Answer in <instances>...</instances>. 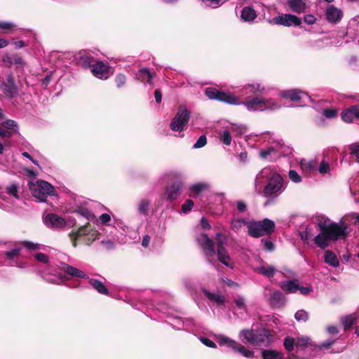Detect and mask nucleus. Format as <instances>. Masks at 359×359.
<instances>
[{
    "mask_svg": "<svg viewBox=\"0 0 359 359\" xmlns=\"http://www.w3.org/2000/svg\"><path fill=\"white\" fill-rule=\"evenodd\" d=\"M217 341L219 344V346H224L226 345L228 347L233 349L234 346L236 345L237 341L230 339L228 337H226L224 335H218L217 337Z\"/></svg>",
    "mask_w": 359,
    "mask_h": 359,
    "instance_id": "2f4dec72",
    "label": "nucleus"
},
{
    "mask_svg": "<svg viewBox=\"0 0 359 359\" xmlns=\"http://www.w3.org/2000/svg\"><path fill=\"white\" fill-rule=\"evenodd\" d=\"M198 244L202 247L208 261L211 263L212 258L214 257V243L205 233H201L197 238Z\"/></svg>",
    "mask_w": 359,
    "mask_h": 359,
    "instance_id": "ddd939ff",
    "label": "nucleus"
},
{
    "mask_svg": "<svg viewBox=\"0 0 359 359\" xmlns=\"http://www.w3.org/2000/svg\"><path fill=\"white\" fill-rule=\"evenodd\" d=\"M63 271L67 275H69L72 277H77V278H84V279L88 278V275L85 272H83V271H81L74 266H70V265L66 264L63 268Z\"/></svg>",
    "mask_w": 359,
    "mask_h": 359,
    "instance_id": "aec40b11",
    "label": "nucleus"
},
{
    "mask_svg": "<svg viewBox=\"0 0 359 359\" xmlns=\"http://www.w3.org/2000/svg\"><path fill=\"white\" fill-rule=\"evenodd\" d=\"M304 22L308 25H313L316 21V18L313 15H306L304 18Z\"/></svg>",
    "mask_w": 359,
    "mask_h": 359,
    "instance_id": "338daca9",
    "label": "nucleus"
},
{
    "mask_svg": "<svg viewBox=\"0 0 359 359\" xmlns=\"http://www.w3.org/2000/svg\"><path fill=\"white\" fill-rule=\"evenodd\" d=\"M34 258L39 262L47 264L49 262V257L43 253H36L34 255Z\"/></svg>",
    "mask_w": 359,
    "mask_h": 359,
    "instance_id": "864d4df0",
    "label": "nucleus"
},
{
    "mask_svg": "<svg viewBox=\"0 0 359 359\" xmlns=\"http://www.w3.org/2000/svg\"><path fill=\"white\" fill-rule=\"evenodd\" d=\"M355 316L354 315H349L341 318V323L344 329H349L355 322Z\"/></svg>",
    "mask_w": 359,
    "mask_h": 359,
    "instance_id": "79ce46f5",
    "label": "nucleus"
},
{
    "mask_svg": "<svg viewBox=\"0 0 359 359\" xmlns=\"http://www.w3.org/2000/svg\"><path fill=\"white\" fill-rule=\"evenodd\" d=\"M2 127L9 132L11 136L18 133V126L17 123L13 120H7L2 123Z\"/></svg>",
    "mask_w": 359,
    "mask_h": 359,
    "instance_id": "473e14b6",
    "label": "nucleus"
},
{
    "mask_svg": "<svg viewBox=\"0 0 359 359\" xmlns=\"http://www.w3.org/2000/svg\"><path fill=\"white\" fill-rule=\"evenodd\" d=\"M330 171V164L325 161H321V163H320V165L318 167V172L322 175H325V174H329Z\"/></svg>",
    "mask_w": 359,
    "mask_h": 359,
    "instance_id": "de8ad7c7",
    "label": "nucleus"
},
{
    "mask_svg": "<svg viewBox=\"0 0 359 359\" xmlns=\"http://www.w3.org/2000/svg\"><path fill=\"white\" fill-rule=\"evenodd\" d=\"M299 236L301 239L307 244L309 243V241L314 240V232L311 226H307L305 230L300 232Z\"/></svg>",
    "mask_w": 359,
    "mask_h": 359,
    "instance_id": "7c9ffc66",
    "label": "nucleus"
},
{
    "mask_svg": "<svg viewBox=\"0 0 359 359\" xmlns=\"http://www.w3.org/2000/svg\"><path fill=\"white\" fill-rule=\"evenodd\" d=\"M90 70L95 76L100 79H107L113 74L111 68L108 64L102 61H97L94 65H92Z\"/></svg>",
    "mask_w": 359,
    "mask_h": 359,
    "instance_id": "9d476101",
    "label": "nucleus"
},
{
    "mask_svg": "<svg viewBox=\"0 0 359 359\" xmlns=\"http://www.w3.org/2000/svg\"><path fill=\"white\" fill-rule=\"evenodd\" d=\"M28 186L32 195L41 202L46 201L49 196L55 195V188L46 181H32L29 182Z\"/></svg>",
    "mask_w": 359,
    "mask_h": 359,
    "instance_id": "20e7f679",
    "label": "nucleus"
},
{
    "mask_svg": "<svg viewBox=\"0 0 359 359\" xmlns=\"http://www.w3.org/2000/svg\"><path fill=\"white\" fill-rule=\"evenodd\" d=\"M257 333L253 330H243L239 333V338L243 343H248L251 345L255 344H257V340H255Z\"/></svg>",
    "mask_w": 359,
    "mask_h": 359,
    "instance_id": "a211bd4d",
    "label": "nucleus"
},
{
    "mask_svg": "<svg viewBox=\"0 0 359 359\" xmlns=\"http://www.w3.org/2000/svg\"><path fill=\"white\" fill-rule=\"evenodd\" d=\"M150 201L147 199H142L137 205V211L140 214L147 215L149 212Z\"/></svg>",
    "mask_w": 359,
    "mask_h": 359,
    "instance_id": "c9c22d12",
    "label": "nucleus"
},
{
    "mask_svg": "<svg viewBox=\"0 0 359 359\" xmlns=\"http://www.w3.org/2000/svg\"><path fill=\"white\" fill-rule=\"evenodd\" d=\"M257 335L255 340L258 341L257 344L254 346H268L272 341V336L268 330H262L259 332H256Z\"/></svg>",
    "mask_w": 359,
    "mask_h": 359,
    "instance_id": "2eb2a0df",
    "label": "nucleus"
},
{
    "mask_svg": "<svg viewBox=\"0 0 359 359\" xmlns=\"http://www.w3.org/2000/svg\"><path fill=\"white\" fill-rule=\"evenodd\" d=\"M288 5L292 11L296 13H303L306 9L305 0H290Z\"/></svg>",
    "mask_w": 359,
    "mask_h": 359,
    "instance_id": "4be33fe9",
    "label": "nucleus"
},
{
    "mask_svg": "<svg viewBox=\"0 0 359 359\" xmlns=\"http://www.w3.org/2000/svg\"><path fill=\"white\" fill-rule=\"evenodd\" d=\"M341 118L344 121L351 123L355 118V107H353L341 113Z\"/></svg>",
    "mask_w": 359,
    "mask_h": 359,
    "instance_id": "72a5a7b5",
    "label": "nucleus"
},
{
    "mask_svg": "<svg viewBox=\"0 0 359 359\" xmlns=\"http://www.w3.org/2000/svg\"><path fill=\"white\" fill-rule=\"evenodd\" d=\"M236 307L239 309L245 310V299L242 297H238L234 301Z\"/></svg>",
    "mask_w": 359,
    "mask_h": 359,
    "instance_id": "bf43d9fd",
    "label": "nucleus"
},
{
    "mask_svg": "<svg viewBox=\"0 0 359 359\" xmlns=\"http://www.w3.org/2000/svg\"><path fill=\"white\" fill-rule=\"evenodd\" d=\"M256 271L269 278L272 277L276 272L275 268L271 265H263L258 267Z\"/></svg>",
    "mask_w": 359,
    "mask_h": 359,
    "instance_id": "c756f323",
    "label": "nucleus"
},
{
    "mask_svg": "<svg viewBox=\"0 0 359 359\" xmlns=\"http://www.w3.org/2000/svg\"><path fill=\"white\" fill-rule=\"evenodd\" d=\"M4 92L10 97H13L16 96L18 93V88L15 84H4Z\"/></svg>",
    "mask_w": 359,
    "mask_h": 359,
    "instance_id": "e433bc0d",
    "label": "nucleus"
},
{
    "mask_svg": "<svg viewBox=\"0 0 359 359\" xmlns=\"http://www.w3.org/2000/svg\"><path fill=\"white\" fill-rule=\"evenodd\" d=\"M203 292L208 299L217 304V305H222L225 302L224 297L219 293H212L206 290H204Z\"/></svg>",
    "mask_w": 359,
    "mask_h": 359,
    "instance_id": "393cba45",
    "label": "nucleus"
},
{
    "mask_svg": "<svg viewBox=\"0 0 359 359\" xmlns=\"http://www.w3.org/2000/svg\"><path fill=\"white\" fill-rule=\"evenodd\" d=\"M289 177L290 179L295 182V183H298V182H300L301 180H302V178L301 177L298 175V173L294 171V170H290L289 172Z\"/></svg>",
    "mask_w": 359,
    "mask_h": 359,
    "instance_id": "052dcab7",
    "label": "nucleus"
},
{
    "mask_svg": "<svg viewBox=\"0 0 359 359\" xmlns=\"http://www.w3.org/2000/svg\"><path fill=\"white\" fill-rule=\"evenodd\" d=\"M245 224V222L243 219H233L231 222V228L234 231H238Z\"/></svg>",
    "mask_w": 359,
    "mask_h": 359,
    "instance_id": "603ef678",
    "label": "nucleus"
},
{
    "mask_svg": "<svg viewBox=\"0 0 359 359\" xmlns=\"http://www.w3.org/2000/svg\"><path fill=\"white\" fill-rule=\"evenodd\" d=\"M116 83L118 88L122 87L126 83V76L123 74H118L116 77Z\"/></svg>",
    "mask_w": 359,
    "mask_h": 359,
    "instance_id": "e2e57ef3",
    "label": "nucleus"
},
{
    "mask_svg": "<svg viewBox=\"0 0 359 359\" xmlns=\"http://www.w3.org/2000/svg\"><path fill=\"white\" fill-rule=\"evenodd\" d=\"M15 27V24L9 22L0 21V29L4 34H9Z\"/></svg>",
    "mask_w": 359,
    "mask_h": 359,
    "instance_id": "a18cd8bd",
    "label": "nucleus"
},
{
    "mask_svg": "<svg viewBox=\"0 0 359 359\" xmlns=\"http://www.w3.org/2000/svg\"><path fill=\"white\" fill-rule=\"evenodd\" d=\"M189 118L190 112L188 109L184 106H180L170 123L171 130L176 132H182L187 124Z\"/></svg>",
    "mask_w": 359,
    "mask_h": 359,
    "instance_id": "6e6552de",
    "label": "nucleus"
},
{
    "mask_svg": "<svg viewBox=\"0 0 359 359\" xmlns=\"http://www.w3.org/2000/svg\"><path fill=\"white\" fill-rule=\"evenodd\" d=\"M274 227V222L269 219L252 222L248 224L249 234L255 238L271 233L273 231Z\"/></svg>",
    "mask_w": 359,
    "mask_h": 359,
    "instance_id": "39448f33",
    "label": "nucleus"
},
{
    "mask_svg": "<svg viewBox=\"0 0 359 359\" xmlns=\"http://www.w3.org/2000/svg\"><path fill=\"white\" fill-rule=\"evenodd\" d=\"M205 93L210 100H216L233 105L241 104L240 98L231 93H224L213 88H207Z\"/></svg>",
    "mask_w": 359,
    "mask_h": 359,
    "instance_id": "0eeeda50",
    "label": "nucleus"
},
{
    "mask_svg": "<svg viewBox=\"0 0 359 359\" xmlns=\"http://www.w3.org/2000/svg\"><path fill=\"white\" fill-rule=\"evenodd\" d=\"M281 288L290 293H294L298 291L299 285H298V280H290V281H285L282 282L280 284Z\"/></svg>",
    "mask_w": 359,
    "mask_h": 359,
    "instance_id": "b1692460",
    "label": "nucleus"
},
{
    "mask_svg": "<svg viewBox=\"0 0 359 359\" xmlns=\"http://www.w3.org/2000/svg\"><path fill=\"white\" fill-rule=\"evenodd\" d=\"M280 96L283 99L290 100L291 101H299L302 100L304 96H306V95L299 90L291 89L282 90L280 93Z\"/></svg>",
    "mask_w": 359,
    "mask_h": 359,
    "instance_id": "4468645a",
    "label": "nucleus"
},
{
    "mask_svg": "<svg viewBox=\"0 0 359 359\" xmlns=\"http://www.w3.org/2000/svg\"><path fill=\"white\" fill-rule=\"evenodd\" d=\"M316 222L319 227L320 231L330 230L332 225H341V221L339 223L331 222L330 219L323 215H319L316 217Z\"/></svg>",
    "mask_w": 359,
    "mask_h": 359,
    "instance_id": "dca6fc26",
    "label": "nucleus"
},
{
    "mask_svg": "<svg viewBox=\"0 0 359 359\" xmlns=\"http://www.w3.org/2000/svg\"><path fill=\"white\" fill-rule=\"evenodd\" d=\"M100 221L102 224H106L111 220V216L107 213L102 214L100 216Z\"/></svg>",
    "mask_w": 359,
    "mask_h": 359,
    "instance_id": "774afa93",
    "label": "nucleus"
},
{
    "mask_svg": "<svg viewBox=\"0 0 359 359\" xmlns=\"http://www.w3.org/2000/svg\"><path fill=\"white\" fill-rule=\"evenodd\" d=\"M325 262L332 266L337 267L339 266V261L336 255L331 251H326L325 252Z\"/></svg>",
    "mask_w": 359,
    "mask_h": 359,
    "instance_id": "f704fd0d",
    "label": "nucleus"
},
{
    "mask_svg": "<svg viewBox=\"0 0 359 359\" xmlns=\"http://www.w3.org/2000/svg\"><path fill=\"white\" fill-rule=\"evenodd\" d=\"M271 24L290 27L292 25L299 26L302 23V20L296 15L291 14H285L278 15L269 20Z\"/></svg>",
    "mask_w": 359,
    "mask_h": 359,
    "instance_id": "9b49d317",
    "label": "nucleus"
},
{
    "mask_svg": "<svg viewBox=\"0 0 359 359\" xmlns=\"http://www.w3.org/2000/svg\"><path fill=\"white\" fill-rule=\"evenodd\" d=\"M241 17L243 20L249 22L253 20L257 17V14L253 8L248 6L242 10Z\"/></svg>",
    "mask_w": 359,
    "mask_h": 359,
    "instance_id": "a878e982",
    "label": "nucleus"
},
{
    "mask_svg": "<svg viewBox=\"0 0 359 359\" xmlns=\"http://www.w3.org/2000/svg\"><path fill=\"white\" fill-rule=\"evenodd\" d=\"M89 283L100 294H108V290L102 282L91 278L89 280Z\"/></svg>",
    "mask_w": 359,
    "mask_h": 359,
    "instance_id": "c85d7f7f",
    "label": "nucleus"
},
{
    "mask_svg": "<svg viewBox=\"0 0 359 359\" xmlns=\"http://www.w3.org/2000/svg\"><path fill=\"white\" fill-rule=\"evenodd\" d=\"M262 356L263 359H284L283 353L271 349L262 350Z\"/></svg>",
    "mask_w": 359,
    "mask_h": 359,
    "instance_id": "5701e85b",
    "label": "nucleus"
},
{
    "mask_svg": "<svg viewBox=\"0 0 359 359\" xmlns=\"http://www.w3.org/2000/svg\"><path fill=\"white\" fill-rule=\"evenodd\" d=\"M20 248L16 247L11 250L6 252L5 255L8 259H13L20 255Z\"/></svg>",
    "mask_w": 359,
    "mask_h": 359,
    "instance_id": "5fc2aeb1",
    "label": "nucleus"
},
{
    "mask_svg": "<svg viewBox=\"0 0 359 359\" xmlns=\"http://www.w3.org/2000/svg\"><path fill=\"white\" fill-rule=\"evenodd\" d=\"M193 206L194 202L191 200H187L182 206V210L184 213H187L192 209Z\"/></svg>",
    "mask_w": 359,
    "mask_h": 359,
    "instance_id": "4d7b16f0",
    "label": "nucleus"
},
{
    "mask_svg": "<svg viewBox=\"0 0 359 359\" xmlns=\"http://www.w3.org/2000/svg\"><path fill=\"white\" fill-rule=\"evenodd\" d=\"M284 346L288 351H292L294 349V346H295L297 353L308 348L314 351V345L312 344L311 339L306 336L297 337L295 339L287 337L284 340Z\"/></svg>",
    "mask_w": 359,
    "mask_h": 359,
    "instance_id": "423d86ee",
    "label": "nucleus"
},
{
    "mask_svg": "<svg viewBox=\"0 0 359 359\" xmlns=\"http://www.w3.org/2000/svg\"><path fill=\"white\" fill-rule=\"evenodd\" d=\"M342 11L334 6H330L326 11V18L328 21L336 23L339 22L342 18Z\"/></svg>",
    "mask_w": 359,
    "mask_h": 359,
    "instance_id": "f3484780",
    "label": "nucleus"
},
{
    "mask_svg": "<svg viewBox=\"0 0 359 359\" xmlns=\"http://www.w3.org/2000/svg\"><path fill=\"white\" fill-rule=\"evenodd\" d=\"M90 232V228L88 225L83 226L80 227L76 231H72L69 233V236L71 240L73 242V246L75 248L76 247V239L79 238L83 236H88Z\"/></svg>",
    "mask_w": 359,
    "mask_h": 359,
    "instance_id": "412c9836",
    "label": "nucleus"
},
{
    "mask_svg": "<svg viewBox=\"0 0 359 359\" xmlns=\"http://www.w3.org/2000/svg\"><path fill=\"white\" fill-rule=\"evenodd\" d=\"M19 189L20 187L18 185L16 184H11L7 187V193L10 196L18 199L20 198Z\"/></svg>",
    "mask_w": 359,
    "mask_h": 359,
    "instance_id": "a19ab883",
    "label": "nucleus"
},
{
    "mask_svg": "<svg viewBox=\"0 0 359 359\" xmlns=\"http://www.w3.org/2000/svg\"><path fill=\"white\" fill-rule=\"evenodd\" d=\"M207 143V139L205 135H201L194 145V148L198 149L204 147Z\"/></svg>",
    "mask_w": 359,
    "mask_h": 359,
    "instance_id": "6e6d98bb",
    "label": "nucleus"
},
{
    "mask_svg": "<svg viewBox=\"0 0 359 359\" xmlns=\"http://www.w3.org/2000/svg\"><path fill=\"white\" fill-rule=\"evenodd\" d=\"M43 221L46 226L55 229H63L67 225V222L63 217L54 213L45 215Z\"/></svg>",
    "mask_w": 359,
    "mask_h": 359,
    "instance_id": "f8f14e48",
    "label": "nucleus"
},
{
    "mask_svg": "<svg viewBox=\"0 0 359 359\" xmlns=\"http://www.w3.org/2000/svg\"><path fill=\"white\" fill-rule=\"evenodd\" d=\"M221 140L226 145H230L231 142V137L228 130H224L221 135Z\"/></svg>",
    "mask_w": 359,
    "mask_h": 359,
    "instance_id": "3c124183",
    "label": "nucleus"
},
{
    "mask_svg": "<svg viewBox=\"0 0 359 359\" xmlns=\"http://www.w3.org/2000/svg\"><path fill=\"white\" fill-rule=\"evenodd\" d=\"M248 111H257L265 110H276L280 107V105L271 98L264 97H248L245 102H241Z\"/></svg>",
    "mask_w": 359,
    "mask_h": 359,
    "instance_id": "7ed1b4c3",
    "label": "nucleus"
},
{
    "mask_svg": "<svg viewBox=\"0 0 359 359\" xmlns=\"http://www.w3.org/2000/svg\"><path fill=\"white\" fill-rule=\"evenodd\" d=\"M217 238L218 260L227 267L232 269L233 267V262L231 259L226 249L224 248V244L226 241V238L220 233H217Z\"/></svg>",
    "mask_w": 359,
    "mask_h": 359,
    "instance_id": "1a4fd4ad",
    "label": "nucleus"
},
{
    "mask_svg": "<svg viewBox=\"0 0 359 359\" xmlns=\"http://www.w3.org/2000/svg\"><path fill=\"white\" fill-rule=\"evenodd\" d=\"M203 2L206 3L207 6L216 8L218 7L221 4L222 0H202Z\"/></svg>",
    "mask_w": 359,
    "mask_h": 359,
    "instance_id": "69168bd1",
    "label": "nucleus"
},
{
    "mask_svg": "<svg viewBox=\"0 0 359 359\" xmlns=\"http://www.w3.org/2000/svg\"><path fill=\"white\" fill-rule=\"evenodd\" d=\"M334 341L332 340L326 341L323 342L320 346H314V350H316V349L321 350L322 348H329L334 344Z\"/></svg>",
    "mask_w": 359,
    "mask_h": 359,
    "instance_id": "0e129e2a",
    "label": "nucleus"
},
{
    "mask_svg": "<svg viewBox=\"0 0 359 359\" xmlns=\"http://www.w3.org/2000/svg\"><path fill=\"white\" fill-rule=\"evenodd\" d=\"M350 153L355 157L356 161H359V144L355 143L349 146Z\"/></svg>",
    "mask_w": 359,
    "mask_h": 359,
    "instance_id": "09e8293b",
    "label": "nucleus"
},
{
    "mask_svg": "<svg viewBox=\"0 0 359 359\" xmlns=\"http://www.w3.org/2000/svg\"><path fill=\"white\" fill-rule=\"evenodd\" d=\"M281 300H282V294L278 291L273 292V294H271V296L269 299L270 304L273 306H278L280 304Z\"/></svg>",
    "mask_w": 359,
    "mask_h": 359,
    "instance_id": "c03bdc74",
    "label": "nucleus"
},
{
    "mask_svg": "<svg viewBox=\"0 0 359 359\" xmlns=\"http://www.w3.org/2000/svg\"><path fill=\"white\" fill-rule=\"evenodd\" d=\"M21 245L30 252L41 250L43 248V246L39 243L30 241H22L21 242Z\"/></svg>",
    "mask_w": 359,
    "mask_h": 359,
    "instance_id": "58836bf2",
    "label": "nucleus"
},
{
    "mask_svg": "<svg viewBox=\"0 0 359 359\" xmlns=\"http://www.w3.org/2000/svg\"><path fill=\"white\" fill-rule=\"evenodd\" d=\"M264 180H269L264 189L266 196L280 194L284 190L282 177L271 168H264L257 174L255 179L256 187L261 185Z\"/></svg>",
    "mask_w": 359,
    "mask_h": 359,
    "instance_id": "f257e3e1",
    "label": "nucleus"
},
{
    "mask_svg": "<svg viewBox=\"0 0 359 359\" xmlns=\"http://www.w3.org/2000/svg\"><path fill=\"white\" fill-rule=\"evenodd\" d=\"M250 89V93L253 94L262 93L265 88L260 83L248 84L244 87V89Z\"/></svg>",
    "mask_w": 359,
    "mask_h": 359,
    "instance_id": "ea45409f",
    "label": "nucleus"
},
{
    "mask_svg": "<svg viewBox=\"0 0 359 359\" xmlns=\"http://www.w3.org/2000/svg\"><path fill=\"white\" fill-rule=\"evenodd\" d=\"M331 227L330 230L320 231L314 237L313 241L318 247L324 249L329 245L330 241H336L348 234V225L344 222H341V225H332Z\"/></svg>",
    "mask_w": 359,
    "mask_h": 359,
    "instance_id": "f03ea898",
    "label": "nucleus"
},
{
    "mask_svg": "<svg viewBox=\"0 0 359 359\" xmlns=\"http://www.w3.org/2000/svg\"><path fill=\"white\" fill-rule=\"evenodd\" d=\"M137 76L142 81L147 82L149 84L151 83L152 75L147 69H140Z\"/></svg>",
    "mask_w": 359,
    "mask_h": 359,
    "instance_id": "4c0bfd02",
    "label": "nucleus"
},
{
    "mask_svg": "<svg viewBox=\"0 0 359 359\" xmlns=\"http://www.w3.org/2000/svg\"><path fill=\"white\" fill-rule=\"evenodd\" d=\"M301 167L304 172H310L311 170H314L315 165L313 161L304 159L301 161Z\"/></svg>",
    "mask_w": 359,
    "mask_h": 359,
    "instance_id": "49530a36",
    "label": "nucleus"
},
{
    "mask_svg": "<svg viewBox=\"0 0 359 359\" xmlns=\"http://www.w3.org/2000/svg\"><path fill=\"white\" fill-rule=\"evenodd\" d=\"M294 316L298 321L305 322L308 319V313L304 310L297 311Z\"/></svg>",
    "mask_w": 359,
    "mask_h": 359,
    "instance_id": "8fccbe9b",
    "label": "nucleus"
},
{
    "mask_svg": "<svg viewBox=\"0 0 359 359\" xmlns=\"http://www.w3.org/2000/svg\"><path fill=\"white\" fill-rule=\"evenodd\" d=\"M76 212L88 220H93L95 218V215L90 210L85 208H79Z\"/></svg>",
    "mask_w": 359,
    "mask_h": 359,
    "instance_id": "37998d69",
    "label": "nucleus"
},
{
    "mask_svg": "<svg viewBox=\"0 0 359 359\" xmlns=\"http://www.w3.org/2000/svg\"><path fill=\"white\" fill-rule=\"evenodd\" d=\"M233 351L241 353L243 356L248 358H252L254 357V351L250 350L239 343H236V345L234 346Z\"/></svg>",
    "mask_w": 359,
    "mask_h": 359,
    "instance_id": "bb28decb",
    "label": "nucleus"
},
{
    "mask_svg": "<svg viewBox=\"0 0 359 359\" xmlns=\"http://www.w3.org/2000/svg\"><path fill=\"white\" fill-rule=\"evenodd\" d=\"M323 114L326 118H332L337 116V111L334 109H327L323 111Z\"/></svg>",
    "mask_w": 359,
    "mask_h": 359,
    "instance_id": "13d9d810",
    "label": "nucleus"
},
{
    "mask_svg": "<svg viewBox=\"0 0 359 359\" xmlns=\"http://www.w3.org/2000/svg\"><path fill=\"white\" fill-rule=\"evenodd\" d=\"M199 339L201 341V343H203L205 346H206L208 347L213 348H215L217 347V345L215 344V343H214L212 341H211L210 339H209L206 337H200Z\"/></svg>",
    "mask_w": 359,
    "mask_h": 359,
    "instance_id": "680f3d73",
    "label": "nucleus"
},
{
    "mask_svg": "<svg viewBox=\"0 0 359 359\" xmlns=\"http://www.w3.org/2000/svg\"><path fill=\"white\" fill-rule=\"evenodd\" d=\"M182 186V183L177 182L168 187L165 191V195L168 199L170 201L175 200L180 194Z\"/></svg>",
    "mask_w": 359,
    "mask_h": 359,
    "instance_id": "6ab92c4d",
    "label": "nucleus"
},
{
    "mask_svg": "<svg viewBox=\"0 0 359 359\" xmlns=\"http://www.w3.org/2000/svg\"><path fill=\"white\" fill-rule=\"evenodd\" d=\"M208 184L204 182L194 184L189 187V190L191 193V196L198 195L203 191L208 189Z\"/></svg>",
    "mask_w": 359,
    "mask_h": 359,
    "instance_id": "cd10ccee",
    "label": "nucleus"
}]
</instances>
